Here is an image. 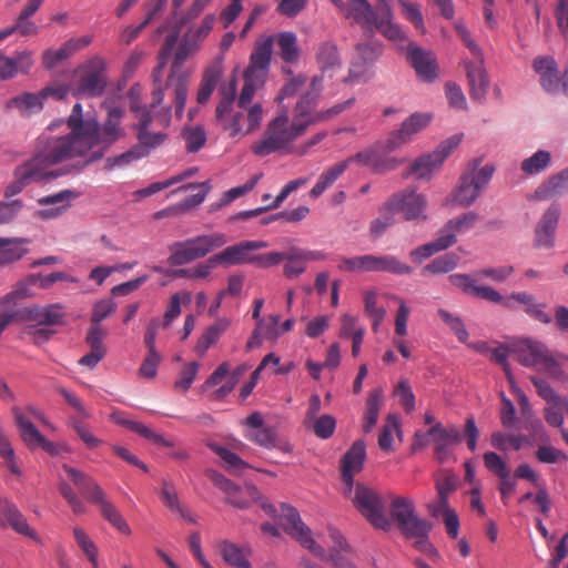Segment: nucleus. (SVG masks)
Listing matches in <instances>:
<instances>
[{
  "label": "nucleus",
  "instance_id": "f257e3e1",
  "mask_svg": "<svg viewBox=\"0 0 568 568\" xmlns=\"http://www.w3.org/2000/svg\"><path fill=\"white\" fill-rule=\"evenodd\" d=\"M102 108L106 115L100 123L93 116L84 119L82 104L75 103L65 121H52L39 136L31 160L48 180L81 172L126 138L124 109L109 101Z\"/></svg>",
  "mask_w": 568,
  "mask_h": 568
},
{
  "label": "nucleus",
  "instance_id": "f03ea898",
  "mask_svg": "<svg viewBox=\"0 0 568 568\" xmlns=\"http://www.w3.org/2000/svg\"><path fill=\"white\" fill-rule=\"evenodd\" d=\"M323 78L315 75L310 89L296 102L293 116L287 111H281L266 125L262 136L252 145V152L257 156H267L273 153H290L294 142L304 135L311 125L327 121L354 103V98L337 103L326 110H316L322 92Z\"/></svg>",
  "mask_w": 568,
  "mask_h": 568
},
{
  "label": "nucleus",
  "instance_id": "7ed1b4c3",
  "mask_svg": "<svg viewBox=\"0 0 568 568\" xmlns=\"http://www.w3.org/2000/svg\"><path fill=\"white\" fill-rule=\"evenodd\" d=\"M236 90L237 81L235 77L226 85L220 88L221 98L216 105L215 119L220 128L230 138L241 140L261 128L264 109L261 103H254L246 109L235 110Z\"/></svg>",
  "mask_w": 568,
  "mask_h": 568
},
{
  "label": "nucleus",
  "instance_id": "20e7f679",
  "mask_svg": "<svg viewBox=\"0 0 568 568\" xmlns=\"http://www.w3.org/2000/svg\"><path fill=\"white\" fill-rule=\"evenodd\" d=\"M345 18L361 26L364 32L373 34L374 28L387 40L397 47L407 41V36L402 27L394 21V13L389 3L382 4L376 11L367 0H348L344 4Z\"/></svg>",
  "mask_w": 568,
  "mask_h": 568
},
{
  "label": "nucleus",
  "instance_id": "39448f33",
  "mask_svg": "<svg viewBox=\"0 0 568 568\" xmlns=\"http://www.w3.org/2000/svg\"><path fill=\"white\" fill-rule=\"evenodd\" d=\"M164 100V91L162 88H156L152 93L151 109L140 105L136 101L131 102V111L138 119L136 139L139 148H143L146 156L150 151L163 144L166 134L162 132H151L150 125L155 123L159 126L168 128L171 123V108L159 106Z\"/></svg>",
  "mask_w": 568,
  "mask_h": 568
},
{
  "label": "nucleus",
  "instance_id": "423d86ee",
  "mask_svg": "<svg viewBox=\"0 0 568 568\" xmlns=\"http://www.w3.org/2000/svg\"><path fill=\"white\" fill-rule=\"evenodd\" d=\"M280 523L285 532L296 539L305 549L310 550L312 554L323 560L331 561L329 556L333 552L337 554L338 556H344L343 554H348L352 551L351 546L347 544L342 532L336 528L329 527L328 532L329 538L333 541V546L331 547L329 554L327 555L324 547L315 541L311 529L302 521L296 508L292 506L282 505Z\"/></svg>",
  "mask_w": 568,
  "mask_h": 568
},
{
  "label": "nucleus",
  "instance_id": "0eeeda50",
  "mask_svg": "<svg viewBox=\"0 0 568 568\" xmlns=\"http://www.w3.org/2000/svg\"><path fill=\"white\" fill-rule=\"evenodd\" d=\"M273 54V38L262 37L256 41L250 57V64L244 72V85L240 92L237 106L246 109L253 105L256 91L265 84Z\"/></svg>",
  "mask_w": 568,
  "mask_h": 568
},
{
  "label": "nucleus",
  "instance_id": "6e6552de",
  "mask_svg": "<svg viewBox=\"0 0 568 568\" xmlns=\"http://www.w3.org/2000/svg\"><path fill=\"white\" fill-rule=\"evenodd\" d=\"M62 471L67 479L74 484L85 498L92 504L99 506L102 516L120 532L130 535L131 529L115 506L109 501L101 486L89 475L71 467L62 466Z\"/></svg>",
  "mask_w": 568,
  "mask_h": 568
},
{
  "label": "nucleus",
  "instance_id": "1a4fd4ad",
  "mask_svg": "<svg viewBox=\"0 0 568 568\" xmlns=\"http://www.w3.org/2000/svg\"><path fill=\"white\" fill-rule=\"evenodd\" d=\"M226 243L227 237L221 232L203 234L174 242L169 246L170 256L168 263L172 266L186 265L206 256L209 253L224 246Z\"/></svg>",
  "mask_w": 568,
  "mask_h": 568
},
{
  "label": "nucleus",
  "instance_id": "9d476101",
  "mask_svg": "<svg viewBox=\"0 0 568 568\" xmlns=\"http://www.w3.org/2000/svg\"><path fill=\"white\" fill-rule=\"evenodd\" d=\"M389 514L403 535L418 544L425 541L432 526L426 519L417 516L412 498L394 496L389 504Z\"/></svg>",
  "mask_w": 568,
  "mask_h": 568
},
{
  "label": "nucleus",
  "instance_id": "9b49d317",
  "mask_svg": "<svg viewBox=\"0 0 568 568\" xmlns=\"http://www.w3.org/2000/svg\"><path fill=\"white\" fill-rule=\"evenodd\" d=\"M494 166L485 165L478 170L473 169L460 176L457 187L446 197V206L457 205L468 207L475 203L484 187L489 183Z\"/></svg>",
  "mask_w": 568,
  "mask_h": 568
},
{
  "label": "nucleus",
  "instance_id": "f8f14e48",
  "mask_svg": "<svg viewBox=\"0 0 568 568\" xmlns=\"http://www.w3.org/2000/svg\"><path fill=\"white\" fill-rule=\"evenodd\" d=\"M342 272H385L396 275L412 274L413 268L395 255H361L343 257L338 265Z\"/></svg>",
  "mask_w": 568,
  "mask_h": 568
},
{
  "label": "nucleus",
  "instance_id": "ddd939ff",
  "mask_svg": "<svg viewBox=\"0 0 568 568\" xmlns=\"http://www.w3.org/2000/svg\"><path fill=\"white\" fill-rule=\"evenodd\" d=\"M213 481L226 494V501L232 506L240 509H245L248 508L253 503H257L268 516H275V507L265 500L255 485L246 484L243 488H241L220 474H215L213 476Z\"/></svg>",
  "mask_w": 568,
  "mask_h": 568
},
{
  "label": "nucleus",
  "instance_id": "4468645a",
  "mask_svg": "<svg viewBox=\"0 0 568 568\" xmlns=\"http://www.w3.org/2000/svg\"><path fill=\"white\" fill-rule=\"evenodd\" d=\"M349 498L354 507L377 529L388 530L392 526L389 518L384 511V505L379 495L373 489L356 484Z\"/></svg>",
  "mask_w": 568,
  "mask_h": 568
},
{
  "label": "nucleus",
  "instance_id": "2eb2a0df",
  "mask_svg": "<svg viewBox=\"0 0 568 568\" xmlns=\"http://www.w3.org/2000/svg\"><path fill=\"white\" fill-rule=\"evenodd\" d=\"M460 141L462 135L459 134L446 139L435 151L416 159L410 165L409 174L418 180H429L446 158L459 145Z\"/></svg>",
  "mask_w": 568,
  "mask_h": 568
},
{
  "label": "nucleus",
  "instance_id": "dca6fc26",
  "mask_svg": "<svg viewBox=\"0 0 568 568\" xmlns=\"http://www.w3.org/2000/svg\"><path fill=\"white\" fill-rule=\"evenodd\" d=\"M106 63L102 57L95 55L78 69L80 77L77 95L100 97L106 87Z\"/></svg>",
  "mask_w": 568,
  "mask_h": 568
},
{
  "label": "nucleus",
  "instance_id": "f3484780",
  "mask_svg": "<svg viewBox=\"0 0 568 568\" xmlns=\"http://www.w3.org/2000/svg\"><path fill=\"white\" fill-rule=\"evenodd\" d=\"M427 199L415 190L395 194L385 205L389 213H400L407 221L425 220Z\"/></svg>",
  "mask_w": 568,
  "mask_h": 568
},
{
  "label": "nucleus",
  "instance_id": "a211bd4d",
  "mask_svg": "<svg viewBox=\"0 0 568 568\" xmlns=\"http://www.w3.org/2000/svg\"><path fill=\"white\" fill-rule=\"evenodd\" d=\"M430 436L435 444V455L439 462H445L452 455L450 447L462 442V435L456 426L443 427L440 423L435 424L426 434L416 433L414 446H423L426 438Z\"/></svg>",
  "mask_w": 568,
  "mask_h": 568
},
{
  "label": "nucleus",
  "instance_id": "6ab92c4d",
  "mask_svg": "<svg viewBox=\"0 0 568 568\" xmlns=\"http://www.w3.org/2000/svg\"><path fill=\"white\" fill-rule=\"evenodd\" d=\"M216 17L214 13L206 14L200 24L189 29L183 38L178 51L175 52L173 73L180 68L186 58L195 53L201 45V42L211 33L214 28Z\"/></svg>",
  "mask_w": 568,
  "mask_h": 568
},
{
  "label": "nucleus",
  "instance_id": "aec40b11",
  "mask_svg": "<svg viewBox=\"0 0 568 568\" xmlns=\"http://www.w3.org/2000/svg\"><path fill=\"white\" fill-rule=\"evenodd\" d=\"M407 60L423 82L432 83L439 78V65L433 51L409 42L407 44Z\"/></svg>",
  "mask_w": 568,
  "mask_h": 568
},
{
  "label": "nucleus",
  "instance_id": "412c9836",
  "mask_svg": "<svg viewBox=\"0 0 568 568\" xmlns=\"http://www.w3.org/2000/svg\"><path fill=\"white\" fill-rule=\"evenodd\" d=\"M366 458V445L363 440H356L344 455L341 462V478L343 494L349 496L354 487V477L364 468Z\"/></svg>",
  "mask_w": 568,
  "mask_h": 568
},
{
  "label": "nucleus",
  "instance_id": "4be33fe9",
  "mask_svg": "<svg viewBox=\"0 0 568 568\" xmlns=\"http://www.w3.org/2000/svg\"><path fill=\"white\" fill-rule=\"evenodd\" d=\"M392 151L386 148V140L375 143L372 148L358 152L352 156L361 165L371 169L374 173H383L396 169L402 162L394 156H388Z\"/></svg>",
  "mask_w": 568,
  "mask_h": 568
},
{
  "label": "nucleus",
  "instance_id": "5701e85b",
  "mask_svg": "<svg viewBox=\"0 0 568 568\" xmlns=\"http://www.w3.org/2000/svg\"><path fill=\"white\" fill-rule=\"evenodd\" d=\"M433 120L429 112H415L410 114L403 123L399 130L394 131L386 139V148L395 151L404 144L410 142L413 136L424 130Z\"/></svg>",
  "mask_w": 568,
  "mask_h": 568
},
{
  "label": "nucleus",
  "instance_id": "b1692460",
  "mask_svg": "<svg viewBox=\"0 0 568 568\" xmlns=\"http://www.w3.org/2000/svg\"><path fill=\"white\" fill-rule=\"evenodd\" d=\"M514 354L521 365L540 371L552 352L540 341L525 338L515 344Z\"/></svg>",
  "mask_w": 568,
  "mask_h": 568
},
{
  "label": "nucleus",
  "instance_id": "393cba45",
  "mask_svg": "<svg viewBox=\"0 0 568 568\" xmlns=\"http://www.w3.org/2000/svg\"><path fill=\"white\" fill-rule=\"evenodd\" d=\"M12 414L20 436L28 447H41L51 455L59 454V447L54 443L47 440L18 406L12 407Z\"/></svg>",
  "mask_w": 568,
  "mask_h": 568
},
{
  "label": "nucleus",
  "instance_id": "a878e982",
  "mask_svg": "<svg viewBox=\"0 0 568 568\" xmlns=\"http://www.w3.org/2000/svg\"><path fill=\"white\" fill-rule=\"evenodd\" d=\"M559 207L550 205L535 229V245L540 248H551L555 245V234L559 222Z\"/></svg>",
  "mask_w": 568,
  "mask_h": 568
},
{
  "label": "nucleus",
  "instance_id": "bb28decb",
  "mask_svg": "<svg viewBox=\"0 0 568 568\" xmlns=\"http://www.w3.org/2000/svg\"><path fill=\"white\" fill-rule=\"evenodd\" d=\"M13 181L7 185L4 190L6 197H12L19 194L27 185L32 182H40L48 180L41 170L32 162L26 161L23 164L16 168L13 173Z\"/></svg>",
  "mask_w": 568,
  "mask_h": 568
},
{
  "label": "nucleus",
  "instance_id": "cd10ccee",
  "mask_svg": "<svg viewBox=\"0 0 568 568\" xmlns=\"http://www.w3.org/2000/svg\"><path fill=\"white\" fill-rule=\"evenodd\" d=\"M92 42L91 36H82L80 38H71L65 41L59 49H48L42 54V63L45 69H52L63 60L71 57L77 51L88 47Z\"/></svg>",
  "mask_w": 568,
  "mask_h": 568
},
{
  "label": "nucleus",
  "instance_id": "c85d7f7f",
  "mask_svg": "<svg viewBox=\"0 0 568 568\" xmlns=\"http://www.w3.org/2000/svg\"><path fill=\"white\" fill-rule=\"evenodd\" d=\"M0 520L7 524L17 534L28 537L39 544L42 542L38 532L29 525L26 516L12 500H10L9 504L0 510Z\"/></svg>",
  "mask_w": 568,
  "mask_h": 568
},
{
  "label": "nucleus",
  "instance_id": "c756f323",
  "mask_svg": "<svg viewBox=\"0 0 568 568\" xmlns=\"http://www.w3.org/2000/svg\"><path fill=\"white\" fill-rule=\"evenodd\" d=\"M79 196V192L72 190H62L58 193L42 196L38 199V204L42 206H54L52 209H45L39 211V216L42 219H54L62 214L67 209L71 206L74 199Z\"/></svg>",
  "mask_w": 568,
  "mask_h": 568
},
{
  "label": "nucleus",
  "instance_id": "7c9ffc66",
  "mask_svg": "<svg viewBox=\"0 0 568 568\" xmlns=\"http://www.w3.org/2000/svg\"><path fill=\"white\" fill-rule=\"evenodd\" d=\"M33 65V52L20 51L13 57H7L0 53V79L8 80L16 77L19 72L28 73Z\"/></svg>",
  "mask_w": 568,
  "mask_h": 568
},
{
  "label": "nucleus",
  "instance_id": "2f4dec72",
  "mask_svg": "<svg viewBox=\"0 0 568 568\" xmlns=\"http://www.w3.org/2000/svg\"><path fill=\"white\" fill-rule=\"evenodd\" d=\"M534 70L539 75L541 87L550 93L560 88L557 63L551 57H539L534 61Z\"/></svg>",
  "mask_w": 568,
  "mask_h": 568
},
{
  "label": "nucleus",
  "instance_id": "473e14b6",
  "mask_svg": "<svg viewBox=\"0 0 568 568\" xmlns=\"http://www.w3.org/2000/svg\"><path fill=\"white\" fill-rule=\"evenodd\" d=\"M465 69L470 88V95L475 100H483L489 88L488 75L484 61L465 62Z\"/></svg>",
  "mask_w": 568,
  "mask_h": 568
},
{
  "label": "nucleus",
  "instance_id": "72a5a7b5",
  "mask_svg": "<svg viewBox=\"0 0 568 568\" xmlns=\"http://www.w3.org/2000/svg\"><path fill=\"white\" fill-rule=\"evenodd\" d=\"M356 51L362 62H353L349 68L348 77L344 82H359L366 80L367 62L374 61L382 52L381 45L358 44Z\"/></svg>",
  "mask_w": 568,
  "mask_h": 568
},
{
  "label": "nucleus",
  "instance_id": "f704fd0d",
  "mask_svg": "<svg viewBox=\"0 0 568 568\" xmlns=\"http://www.w3.org/2000/svg\"><path fill=\"white\" fill-rule=\"evenodd\" d=\"M29 239L0 237V267L20 261L28 253Z\"/></svg>",
  "mask_w": 568,
  "mask_h": 568
},
{
  "label": "nucleus",
  "instance_id": "c9c22d12",
  "mask_svg": "<svg viewBox=\"0 0 568 568\" xmlns=\"http://www.w3.org/2000/svg\"><path fill=\"white\" fill-rule=\"evenodd\" d=\"M214 261L220 262V265L224 267L241 264H253L254 254H251L246 241H242L234 245H230L215 254Z\"/></svg>",
  "mask_w": 568,
  "mask_h": 568
},
{
  "label": "nucleus",
  "instance_id": "e433bc0d",
  "mask_svg": "<svg viewBox=\"0 0 568 568\" xmlns=\"http://www.w3.org/2000/svg\"><path fill=\"white\" fill-rule=\"evenodd\" d=\"M246 438L264 448H276L285 454L293 450L290 442L278 439L276 430L271 427L252 430L246 434Z\"/></svg>",
  "mask_w": 568,
  "mask_h": 568
},
{
  "label": "nucleus",
  "instance_id": "4c0bfd02",
  "mask_svg": "<svg viewBox=\"0 0 568 568\" xmlns=\"http://www.w3.org/2000/svg\"><path fill=\"white\" fill-rule=\"evenodd\" d=\"M384 405V392L383 388L376 387L372 389L367 396L365 403V412L363 414V432L368 434L375 427L379 409Z\"/></svg>",
  "mask_w": 568,
  "mask_h": 568
},
{
  "label": "nucleus",
  "instance_id": "58836bf2",
  "mask_svg": "<svg viewBox=\"0 0 568 568\" xmlns=\"http://www.w3.org/2000/svg\"><path fill=\"white\" fill-rule=\"evenodd\" d=\"M479 220L475 211L465 212L454 219H450L439 231L442 236H452L453 245L458 234H464L471 230Z\"/></svg>",
  "mask_w": 568,
  "mask_h": 568
},
{
  "label": "nucleus",
  "instance_id": "ea45409f",
  "mask_svg": "<svg viewBox=\"0 0 568 568\" xmlns=\"http://www.w3.org/2000/svg\"><path fill=\"white\" fill-rule=\"evenodd\" d=\"M231 322L226 317L217 318L212 325H210L199 338L194 351L203 356L207 349L217 343L221 336L226 332Z\"/></svg>",
  "mask_w": 568,
  "mask_h": 568
},
{
  "label": "nucleus",
  "instance_id": "a19ab883",
  "mask_svg": "<svg viewBox=\"0 0 568 568\" xmlns=\"http://www.w3.org/2000/svg\"><path fill=\"white\" fill-rule=\"evenodd\" d=\"M64 313L60 304H51L45 307L32 306L27 310L26 317L37 322L38 325H57L62 323Z\"/></svg>",
  "mask_w": 568,
  "mask_h": 568
},
{
  "label": "nucleus",
  "instance_id": "79ce46f5",
  "mask_svg": "<svg viewBox=\"0 0 568 568\" xmlns=\"http://www.w3.org/2000/svg\"><path fill=\"white\" fill-rule=\"evenodd\" d=\"M511 303L518 302L525 306V312L534 320L549 324L552 321L550 314L545 311V305L537 303L532 294L526 292L513 293L509 295Z\"/></svg>",
  "mask_w": 568,
  "mask_h": 568
},
{
  "label": "nucleus",
  "instance_id": "37998d69",
  "mask_svg": "<svg viewBox=\"0 0 568 568\" xmlns=\"http://www.w3.org/2000/svg\"><path fill=\"white\" fill-rule=\"evenodd\" d=\"M43 100L42 91L38 94L26 92L8 101L7 108L17 109L22 115L29 116L43 109Z\"/></svg>",
  "mask_w": 568,
  "mask_h": 568
},
{
  "label": "nucleus",
  "instance_id": "c03bdc74",
  "mask_svg": "<svg viewBox=\"0 0 568 568\" xmlns=\"http://www.w3.org/2000/svg\"><path fill=\"white\" fill-rule=\"evenodd\" d=\"M353 162V158H348L347 160L337 163L327 170H325L318 178L315 185L312 187L310 194L313 197L321 196L326 189H328L347 169L349 163Z\"/></svg>",
  "mask_w": 568,
  "mask_h": 568
},
{
  "label": "nucleus",
  "instance_id": "a18cd8bd",
  "mask_svg": "<svg viewBox=\"0 0 568 568\" xmlns=\"http://www.w3.org/2000/svg\"><path fill=\"white\" fill-rule=\"evenodd\" d=\"M220 552L224 561L234 568H252L248 561V548L240 547L230 541H223L220 546Z\"/></svg>",
  "mask_w": 568,
  "mask_h": 568
},
{
  "label": "nucleus",
  "instance_id": "49530a36",
  "mask_svg": "<svg viewBox=\"0 0 568 568\" xmlns=\"http://www.w3.org/2000/svg\"><path fill=\"white\" fill-rule=\"evenodd\" d=\"M452 240V236H442L439 233L435 240L410 251L409 256L415 263L419 264L432 255L450 247L453 245Z\"/></svg>",
  "mask_w": 568,
  "mask_h": 568
},
{
  "label": "nucleus",
  "instance_id": "de8ad7c7",
  "mask_svg": "<svg viewBox=\"0 0 568 568\" xmlns=\"http://www.w3.org/2000/svg\"><path fill=\"white\" fill-rule=\"evenodd\" d=\"M566 362H568V356L552 353L539 372L546 374L555 383L568 385V373L564 368Z\"/></svg>",
  "mask_w": 568,
  "mask_h": 568
},
{
  "label": "nucleus",
  "instance_id": "09e8293b",
  "mask_svg": "<svg viewBox=\"0 0 568 568\" xmlns=\"http://www.w3.org/2000/svg\"><path fill=\"white\" fill-rule=\"evenodd\" d=\"M281 58L288 63H296L301 55V49L297 44V37L292 31L280 32L276 36Z\"/></svg>",
  "mask_w": 568,
  "mask_h": 568
},
{
  "label": "nucleus",
  "instance_id": "8fccbe9b",
  "mask_svg": "<svg viewBox=\"0 0 568 568\" xmlns=\"http://www.w3.org/2000/svg\"><path fill=\"white\" fill-rule=\"evenodd\" d=\"M222 77V67L214 65L209 68L202 78L200 89L196 95V101L199 104H205L212 93L214 92L220 79Z\"/></svg>",
  "mask_w": 568,
  "mask_h": 568
},
{
  "label": "nucleus",
  "instance_id": "3c124183",
  "mask_svg": "<svg viewBox=\"0 0 568 568\" xmlns=\"http://www.w3.org/2000/svg\"><path fill=\"white\" fill-rule=\"evenodd\" d=\"M317 63L323 73L332 74L335 70L341 69L337 47L333 42L321 44L317 51Z\"/></svg>",
  "mask_w": 568,
  "mask_h": 568
},
{
  "label": "nucleus",
  "instance_id": "603ef678",
  "mask_svg": "<svg viewBox=\"0 0 568 568\" xmlns=\"http://www.w3.org/2000/svg\"><path fill=\"white\" fill-rule=\"evenodd\" d=\"M73 537L78 547L85 555L93 568H100L99 549L85 530L79 526L73 527Z\"/></svg>",
  "mask_w": 568,
  "mask_h": 568
},
{
  "label": "nucleus",
  "instance_id": "864d4df0",
  "mask_svg": "<svg viewBox=\"0 0 568 568\" xmlns=\"http://www.w3.org/2000/svg\"><path fill=\"white\" fill-rule=\"evenodd\" d=\"M551 159L549 151L538 150L521 162L520 169L526 175H537L548 169L551 164Z\"/></svg>",
  "mask_w": 568,
  "mask_h": 568
},
{
  "label": "nucleus",
  "instance_id": "5fc2aeb1",
  "mask_svg": "<svg viewBox=\"0 0 568 568\" xmlns=\"http://www.w3.org/2000/svg\"><path fill=\"white\" fill-rule=\"evenodd\" d=\"M490 444L494 448L506 452L509 448L519 450L525 445H530L531 442L526 436L523 435H513L503 432H494L490 437Z\"/></svg>",
  "mask_w": 568,
  "mask_h": 568
},
{
  "label": "nucleus",
  "instance_id": "6e6d98bb",
  "mask_svg": "<svg viewBox=\"0 0 568 568\" xmlns=\"http://www.w3.org/2000/svg\"><path fill=\"white\" fill-rule=\"evenodd\" d=\"M458 263L459 256L456 253H446L425 265L422 273L432 275L446 274L455 270Z\"/></svg>",
  "mask_w": 568,
  "mask_h": 568
},
{
  "label": "nucleus",
  "instance_id": "4d7b16f0",
  "mask_svg": "<svg viewBox=\"0 0 568 568\" xmlns=\"http://www.w3.org/2000/svg\"><path fill=\"white\" fill-rule=\"evenodd\" d=\"M433 516H440L443 518L446 532L450 538H457L459 534V517L450 506L430 507Z\"/></svg>",
  "mask_w": 568,
  "mask_h": 568
},
{
  "label": "nucleus",
  "instance_id": "13d9d810",
  "mask_svg": "<svg viewBox=\"0 0 568 568\" xmlns=\"http://www.w3.org/2000/svg\"><path fill=\"white\" fill-rule=\"evenodd\" d=\"M168 87L173 89L175 112L181 118L186 102L187 79L184 75L175 78L174 74H171L168 79Z\"/></svg>",
  "mask_w": 568,
  "mask_h": 568
},
{
  "label": "nucleus",
  "instance_id": "bf43d9fd",
  "mask_svg": "<svg viewBox=\"0 0 568 568\" xmlns=\"http://www.w3.org/2000/svg\"><path fill=\"white\" fill-rule=\"evenodd\" d=\"M566 187H568V168L550 176L546 183L539 186L536 190V197L545 199Z\"/></svg>",
  "mask_w": 568,
  "mask_h": 568
},
{
  "label": "nucleus",
  "instance_id": "052dcab7",
  "mask_svg": "<svg viewBox=\"0 0 568 568\" xmlns=\"http://www.w3.org/2000/svg\"><path fill=\"white\" fill-rule=\"evenodd\" d=\"M146 156L145 150L143 148H139V145H134L130 150L114 156H110L106 159V164L110 169L115 168H124L130 165L131 163L139 161Z\"/></svg>",
  "mask_w": 568,
  "mask_h": 568
},
{
  "label": "nucleus",
  "instance_id": "680f3d73",
  "mask_svg": "<svg viewBox=\"0 0 568 568\" xmlns=\"http://www.w3.org/2000/svg\"><path fill=\"white\" fill-rule=\"evenodd\" d=\"M437 314L442 321L454 332L460 343L468 342V331L466 329V326L459 316L454 315L444 308L438 310Z\"/></svg>",
  "mask_w": 568,
  "mask_h": 568
},
{
  "label": "nucleus",
  "instance_id": "e2e57ef3",
  "mask_svg": "<svg viewBox=\"0 0 568 568\" xmlns=\"http://www.w3.org/2000/svg\"><path fill=\"white\" fill-rule=\"evenodd\" d=\"M307 427L312 428L318 438L328 439L335 432L336 419L332 415L324 414L312 419Z\"/></svg>",
  "mask_w": 568,
  "mask_h": 568
},
{
  "label": "nucleus",
  "instance_id": "0e129e2a",
  "mask_svg": "<svg viewBox=\"0 0 568 568\" xmlns=\"http://www.w3.org/2000/svg\"><path fill=\"white\" fill-rule=\"evenodd\" d=\"M298 247H292L285 253L286 263L283 267V274L287 278H296L306 271V265L302 258L297 257Z\"/></svg>",
  "mask_w": 568,
  "mask_h": 568
},
{
  "label": "nucleus",
  "instance_id": "69168bd1",
  "mask_svg": "<svg viewBox=\"0 0 568 568\" xmlns=\"http://www.w3.org/2000/svg\"><path fill=\"white\" fill-rule=\"evenodd\" d=\"M457 478L453 474H446L444 477L437 479L436 489L438 500L432 507L449 506L448 497L456 489Z\"/></svg>",
  "mask_w": 568,
  "mask_h": 568
},
{
  "label": "nucleus",
  "instance_id": "338daca9",
  "mask_svg": "<svg viewBox=\"0 0 568 568\" xmlns=\"http://www.w3.org/2000/svg\"><path fill=\"white\" fill-rule=\"evenodd\" d=\"M567 409L568 402L565 398L549 403L545 409L546 422L554 427H561L564 423V414H567Z\"/></svg>",
  "mask_w": 568,
  "mask_h": 568
},
{
  "label": "nucleus",
  "instance_id": "774afa93",
  "mask_svg": "<svg viewBox=\"0 0 568 568\" xmlns=\"http://www.w3.org/2000/svg\"><path fill=\"white\" fill-rule=\"evenodd\" d=\"M185 148L189 152H197L206 142V134L202 126L186 128L182 132Z\"/></svg>",
  "mask_w": 568,
  "mask_h": 568
}]
</instances>
